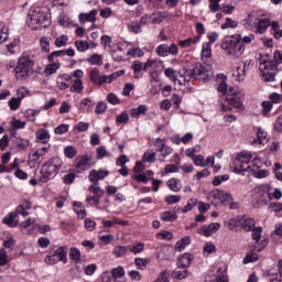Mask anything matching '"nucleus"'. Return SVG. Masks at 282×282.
Instances as JSON below:
<instances>
[{"instance_id":"obj_17","label":"nucleus","mask_w":282,"mask_h":282,"mask_svg":"<svg viewBox=\"0 0 282 282\" xmlns=\"http://www.w3.org/2000/svg\"><path fill=\"white\" fill-rule=\"evenodd\" d=\"M239 226L246 232H252L254 229V219L248 216H239Z\"/></svg>"},{"instance_id":"obj_2","label":"nucleus","mask_w":282,"mask_h":282,"mask_svg":"<svg viewBox=\"0 0 282 282\" xmlns=\"http://www.w3.org/2000/svg\"><path fill=\"white\" fill-rule=\"evenodd\" d=\"M26 23L31 30H41L50 26V15L47 9L43 7H32L26 15Z\"/></svg>"},{"instance_id":"obj_27","label":"nucleus","mask_w":282,"mask_h":282,"mask_svg":"<svg viewBox=\"0 0 282 282\" xmlns=\"http://www.w3.org/2000/svg\"><path fill=\"white\" fill-rule=\"evenodd\" d=\"M153 178V171L148 170L143 173H137L133 175V180H135V182H141L142 184H147V182H150V180Z\"/></svg>"},{"instance_id":"obj_15","label":"nucleus","mask_w":282,"mask_h":282,"mask_svg":"<svg viewBox=\"0 0 282 282\" xmlns=\"http://www.w3.org/2000/svg\"><path fill=\"white\" fill-rule=\"evenodd\" d=\"M199 41H202V36H199V35L192 36V37H188L185 40H180L178 47H182V50L193 51V50H195V45H197V43H199Z\"/></svg>"},{"instance_id":"obj_7","label":"nucleus","mask_w":282,"mask_h":282,"mask_svg":"<svg viewBox=\"0 0 282 282\" xmlns=\"http://www.w3.org/2000/svg\"><path fill=\"white\" fill-rule=\"evenodd\" d=\"M276 64L274 61L270 59H262L259 65V69L262 74V78L265 83H272L274 82V78L276 76Z\"/></svg>"},{"instance_id":"obj_38","label":"nucleus","mask_w":282,"mask_h":282,"mask_svg":"<svg viewBox=\"0 0 282 282\" xmlns=\"http://www.w3.org/2000/svg\"><path fill=\"white\" fill-rule=\"evenodd\" d=\"M186 246H191V237H185L178 240L175 245V250L177 252H183V250H186Z\"/></svg>"},{"instance_id":"obj_25","label":"nucleus","mask_w":282,"mask_h":282,"mask_svg":"<svg viewBox=\"0 0 282 282\" xmlns=\"http://www.w3.org/2000/svg\"><path fill=\"white\" fill-rule=\"evenodd\" d=\"M91 158L88 155H84L77 159L76 162V169H79V171H88V169H91Z\"/></svg>"},{"instance_id":"obj_55","label":"nucleus","mask_w":282,"mask_h":282,"mask_svg":"<svg viewBox=\"0 0 282 282\" xmlns=\"http://www.w3.org/2000/svg\"><path fill=\"white\" fill-rule=\"evenodd\" d=\"M195 206H197V198H189L187 204L182 208V213H191Z\"/></svg>"},{"instance_id":"obj_5","label":"nucleus","mask_w":282,"mask_h":282,"mask_svg":"<svg viewBox=\"0 0 282 282\" xmlns=\"http://www.w3.org/2000/svg\"><path fill=\"white\" fill-rule=\"evenodd\" d=\"M221 111H232L237 109L238 111L243 110V91L236 90L232 87L228 88V95L225 101L220 105Z\"/></svg>"},{"instance_id":"obj_21","label":"nucleus","mask_w":282,"mask_h":282,"mask_svg":"<svg viewBox=\"0 0 282 282\" xmlns=\"http://www.w3.org/2000/svg\"><path fill=\"white\" fill-rule=\"evenodd\" d=\"M180 75V80H182V85L183 87H186V85H188V83H191L192 78H195V70L193 69H182L178 72Z\"/></svg>"},{"instance_id":"obj_47","label":"nucleus","mask_w":282,"mask_h":282,"mask_svg":"<svg viewBox=\"0 0 282 282\" xmlns=\"http://www.w3.org/2000/svg\"><path fill=\"white\" fill-rule=\"evenodd\" d=\"M127 56H131V58H142L144 51L140 47H134L127 52Z\"/></svg>"},{"instance_id":"obj_57","label":"nucleus","mask_w":282,"mask_h":282,"mask_svg":"<svg viewBox=\"0 0 282 282\" xmlns=\"http://www.w3.org/2000/svg\"><path fill=\"white\" fill-rule=\"evenodd\" d=\"M75 47L77 52H87L89 50V42L83 40L76 41Z\"/></svg>"},{"instance_id":"obj_43","label":"nucleus","mask_w":282,"mask_h":282,"mask_svg":"<svg viewBox=\"0 0 282 282\" xmlns=\"http://www.w3.org/2000/svg\"><path fill=\"white\" fill-rule=\"evenodd\" d=\"M217 274L216 279L210 282H228V278L226 276V265L219 268Z\"/></svg>"},{"instance_id":"obj_46","label":"nucleus","mask_w":282,"mask_h":282,"mask_svg":"<svg viewBox=\"0 0 282 282\" xmlns=\"http://www.w3.org/2000/svg\"><path fill=\"white\" fill-rule=\"evenodd\" d=\"M155 53L161 58H166V56H169V44H161V45L156 46Z\"/></svg>"},{"instance_id":"obj_32","label":"nucleus","mask_w":282,"mask_h":282,"mask_svg":"<svg viewBox=\"0 0 282 282\" xmlns=\"http://www.w3.org/2000/svg\"><path fill=\"white\" fill-rule=\"evenodd\" d=\"M191 261H193V257L189 253H184L177 259V267L187 269L191 265Z\"/></svg>"},{"instance_id":"obj_29","label":"nucleus","mask_w":282,"mask_h":282,"mask_svg":"<svg viewBox=\"0 0 282 282\" xmlns=\"http://www.w3.org/2000/svg\"><path fill=\"white\" fill-rule=\"evenodd\" d=\"M162 59H147V62L143 63V72H149V69H158V67H162Z\"/></svg>"},{"instance_id":"obj_3","label":"nucleus","mask_w":282,"mask_h":282,"mask_svg":"<svg viewBox=\"0 0 282 282\" xmlns=\"http://www.w3.org/2000/svg\"><path fill=\"white\" fill-rule=\"evenodd\" d=\"M221 48L226 52L227 56L232 58H241L246 52V45L241 42V34H234L225 39Z\"/></svg>"},{"instance_id":"obj_56","label":"nucleus","mask_w":282,"mask_h":282,"mask_svg":"<svg viewBox=\"0 0 282 282\" xmlns=\"http://www.w3.org/2000/svg\"><path fill=\"white\" fill-rule=\"evenodd\" d=\"M128 248L126 246H116L112 250V254L117 258L124 257Z\"/></svg>"},{"instance_id":"obj_49","label":"nucleus","mask_w":282,"mask_h":282,"mask_svg":"<svg viewBox=\"0 0 282 282\" xmlns=\"http://www.w3.org/2000/svg\"><path fill=\"white\" fill-rule=\"evenodd\" d=\"M69 259L75 263H80V250L76 247H72L69 250Z\"/></svg>"},{"instance_id":"obj_45","label":"nucleus","mask_w":282,"mask_h":282,"mask_svg":"<svg viewBox=\"0 0 282 282\" xmlns=\"http://www.w3.org/2000/svg\"><path fill=\"white\" fill-rule=\"evenodd\" d=\"M83 89H85L83 86V79H75L70 86V91L75 94H83Z\"/></svg>"},{"instance_id":"obj_13","label":"nucleus","mask_w":282,"mask_h":282,"mask_svg":"<svg viewBox=\"0 0 282 282\" xmlns=\"http://www.w3.org/2000/svg\"><path fill=\"white\" fill-rule=\"evenodd\" d=\"M221 228V224L212 223L209 225H204L197 229V234L202 235V237H213L217 230Z\"/></svg>"},{"instance_id":"obj_26","label":"nucleus","mask_w":282,"mask_h":282,"mask_svg":"<svg viewBox=\"0 0 282 282\" xmlns=\"http://www.w3.org/2000/svg\"><path fill=\"white\" fill-rule=\"evenodd\" d=\"M147 111H149V107L147 105H140L137 108H131L129 113L131 118H135L138 120L141 116H147Z\"/></svg>"},{"instance_id":"obj_6","label":"nucleus","mask_w":282,"mask_h":282,"mask_svg":"<svg viewBox=\"0 0 282 282\" xmlns=\"http://www.w3.org/2000/svg\"><path fill=\"white\" fill-rule=\"evenodd\" d=\"M67 252H69L67 246L55 247L51 249L47 257L44 258V263L48 265H54L58 262L67 263Z\"/></svg>"},{"instance_id":"obj_35","label":"nucleus","mask_w":282,"mask_h":282,"mask_svg":"<svg viewBox=\"0 0 282 282\" xmlns=\"http://www.w3.org/2000/svg\"><path fill=\"white\" fill-rule=\"evenodd\" d=\"M167 186L173 193H180V191H182V181L178 178H171L167 181Z\"/></svg>"},{"instance_id":"obj_23","label":"nucleus","mask_w":282,"mask_h":282,"mask_svg":"<svg viewBox=\"0 0 282 282\" xmlns=\"http://www.w3.org/2000/svg\"><path fill=\"white\" fill-rule=\"evenodd\" d=\"M72 80V75L62 74L57 77V87L61 91H65V89H69V83Z\"/></svg>"},{"instance_id":"obj_10","label":"nucleus","mask_w":282,"mask_h":282,"mask_svg":"<svg viewBox=\"0 0 282 282\" xmlns=\"http://www.w3.org/2000/svg\"><path fill=\"white\" fill-rule=\"evenodd\" d=\"M208 202L215 204V206L219 204H230L232 202V194L221 191V189H214L207 196Z\"/></svg>"},{"instance_id":"obj_53","label":"nucleus","mask_w":282,"mask_h":282,"mask_svg":"<svg viewBox=\"0 0 282 282\" xmlns=\"http://www.w3.org/2000/svg\"><path fill=\"white\" fill-rule=\"evenodd\" d=\"M124 274H126L124 268H122V267H117L111 270V276H112V279H115V281H118V279H122V276H124Z\"/></svg>"},{"instance_id":"obj_8","label":"nucleus","mask_w":282,"mask_h":282,"mask_svg":"<svg viewBox=\"0 0 282 282\" xmlns=\"http://www.w3.org/2000/svg\"><path fill=\"white\" fill-rule=\"evenodd\" d=\"M32 74V61L30 57H20L15 67V77L18 80H25Z\"/></svg>"},{"instance_id":"obj_24","label":"nucleus","mask_w":282,"mask_h":282,"mask_svg":"<svg viewBox=\"0 0 282 282\" xmlns=\"http://www.w3.org/2000/svg\"><path fill=\"white\" fill-rule=\"evenodd\" d=\"M47 153H50V145L36 148L31 152V159L33 160V162H37V160H41V158L44 159Z\"/></svg>"},{"instance_id":"obj_41","label":"nucleus","mask_w":282,"mask_h":282,"mask_svg":"<svg viewBox=\"0 0 282 282\" xmlns=\"http://www.w3.org/2000/svg\"><path fill=\"white\" fill-rule=\"evenodd\" d=\"M172 276L173 279H186V276H188V270H186L185 268H180L177 267L173 272H172Z\"/></svg>"},{"instance_id":"obj_31","label":"nucleus","mask_w":282,"mask_h":282,"mask_svg":"<svg viewBox=\"0 0 282 282\" xmlns=\"http://www.w3.org/2000/svg\"><path fill=\"white\" fill-rule=\"evenodd\" d=\"M30 208H32V202L30 200H23L17 208V214L18 215H22V217H28V215H30V213H28V210H30Z\"/></svg>"},{"instance_id":"obj_44","label":"nucleus","mask_w":282,"mask_h":282,"mask_svg":"<svg viewBox=\"0 0 282 282\" xmlns=\"http://www.w3.org/2000/svg\"><path fill=\"white\" fill-rule=\"evenodd\" d=\"M160 217L162 221H175V219H177V214H175V212L165 210L161 213Z\"/></svg>"},{"instance_id":"obj_36","label":"nucleus","mask_w":282,"mask_h":282,"mask_svg":"<svg viewBox=\"0 0 282 282\" xmlns=\"http://www.w3.org/2000/svg\"><path fill=\"white\" fill-rule=\"evenodd\" d=\"M58 69H61V63L53 62L45 67L44 74L45 76H52L53 74H56Z\"/></svg>"},{"instance_id":"obj_60","label":"nucleus","mask_w":282,"mask_h":282,"mask_svg":"<svg viewBox=\"0 0 282 282\" xmlns=\"http://www.w3.org/2000/svg\"><path fill=\"white\" fill-rule=\"evenodd\" d=\"M69 42V36L67 35H59L55 39V46L57 47H65Z\"/></svg>"},{"instance_id":"obj_61","label":"nucleus","mask_w":282,"mask_h":282,"mask_svg":"<svg viewBox=\"0 0 282 282\" xmlns=\"http://www.w3.org/2000/svg\"><path fill=\"white\" fill-rule=\"evenodd\" d=\"M58 23L62 28H69V25H74V21H72L67 15H59Z\"/></svg>"},{"instance_id":"obj_59","label":"nucleus","mask_w":282,"mask_h":282,"mask_svg":"<svg viewBox=\"0 0 282 282\" xmlns=\"http://www.w3.org/2000/svg\"><path fill=\"white\" fill-rule=\"evenodd\" d=\"M202 151V147L195 145L193 148H188L185 150L186 158H191L192 160L196 156V153H199Z\"/></svg>"},{"instance_id":"obj_40","label":"nucleus","mask_w":282,"mask_h":282,"mask_svg":"<svg viewBox=\"0 0 282 282\" xmlns=\"http://www.w3.org/2000/svg\"><path fill=\"white\" fill-rule=\"evenodd\" d=\"M221 30H228L231 28V30H237L239 28V22L232 20L231 18H226L225 23L220 25Z\"/></svg>"},{"instance_id":"obj_52","label":"nucleus","mask_w":282,"mask_h":282,"mask_svg":"<svg viewBox=\"0 0 282 282\" xmlns=\"http://www.w3.org/2000/svg\"><path fill=\"white\" fill-rule=\"evenodd\" d=\"M128 30H129V32H132V34H140L142 32V28L138 23V21L129 22L128 23Z\"/></svg>"},{"instance_id":"obj_19","label":"nucleus","mask_w":282,"mask_h":282,"mask_svg":"<svg viewBox=\"0 0 282 282\" xmlns=\"http://www.w3.org/2000/svg\"><path fill=\"white\" fill-rule=\"evenodd\" d=\"M109 175V171L107 170H91L88 175L89 182L98 183L100 180L107 177Z\"/></svg>"},{"instance_id":"obj_4","label":"nucleus","mask_w":282,"mask_h":282,"mask_svg":"<svg viewBox=\"0 0 282 282\" xmlns=\"http://www.w3.org/2000/svg\"><path fill=\"white\" fill-rule=\"evenodd\" d=\"M61 169H63V159L58 156H53L48 159L41 169L40 181L45 184L50 180H54L58 175Z\"/></svg>"},{"instance_id":"obj_48","label":"nucleus","mask_w":282,"mask_h":282,"mask_svg":"<svg viewBox=\"0 0 282 282\" xmlns=\"http://www.w3.org/2000/svg\"><path fill=\"white\" fill-rule=\"evenodd\" d=\"M89 65H102V55L95 53L87 58Z\"/></svg>"},{"instance_id":"obj_39","label":"nucleus","mask_w":282,"mask_h":282,"mask_svg":"<svg viewBox=\"0 0 282 282\" xmlns=\"http://www.w3.org/2000/svg\"><path fill=\"white\" fill-rule=\"evenodd\" d=\"M93 107H94V101L89 98L82 99V101L79 104V110L83 113H87V111H89V109Z\"/></svg>"},{"instance_id":"obj_58","label":"nucleus","mask_w":282,"mask_h":282,"mask_svg":"<svg viewBox=\"0 0 282 282\" xmlns=\"http://www.w3.org/2000/svg\"><path fill=\"white\" fill-rule=\"evenodd\" d=\"M116 122L118 126L127 124V122H129V112L123 111L120 115H117Z\"/></svg>"},{"instance_id":"obj_42","label":"nucleus","mask_w":282,"mask_h":282,"mask_svg":"<svg viewBox=\"0 0 282 282\" xmlns=\"http://www.w3.org/2000/svg\"><path fill=\"white\" fill-rule=\"evenodd\" d=\"M39 113H41V110L30 108L25 110L24 116L29 122H36V116H39Z\"/></svg>"},{"instance_id":"obj_54","label":"nucleus","mask_w":282,"mask_h":282,"mask_svg":"<svg viewBox=\"0 0 282 282\" xmlns=\"http://www.w3.org/2000/svg\"><path fill=\"white\" fill-rule=\"evenodd\" d=\"M215 252H217V247H215V243L210 241L206 242L203 249V253L205 256H208V254H215Z\"/></svg>"},{"instance_id":"obj_20","label":"nucleus","mask_w":282,"mask_h":282,"mask_svg":"<svg viewBox=\"0 0 282 282\" xmlns=\"http://www.w3.org/2000/svg\"><path fill=\"white\" fill-rule=\"evenodd\" d=\"M257 139L252 141L253 147H257V144H260L264 147V144H268V140H270V137H268V132L263 130L262 128L257 129Z\"/></svg>"},{"instance_id":"obj_22","label":"nucleus","mask_w":282,"mask_h":282,"mask_svg":"<svg viewBox=\"0 0 282 282\" xmlns=\"http://www.w3.org/2000/svg\"><path fill=\"white\" fill-rule=\"evenodd\" d=\"M52 135L50 134V130L40 129L35 132V142H40V144H47L50 142Z\"/></svg>"},{"instance_id":"obj_64","label":"nucleus","mask_w":282,"mask_h":282,"mask_svg":"<svg viewBox=\"0 0 282 282\" xmlns=\"http://www.w3.org/2000/svg\"><path fill=\"white\" fill-rule=\"evenodd\" d=\"M227 228L228 230H237V228H240L239 225V216L236 218H231L227 221Z\"/></svg>"},{"instance_id":"obj_50","label":"nucleus","mask_w":282,"mask_h":282,"mask_svg":"<svg viewBox=\"0 0 282 282\" xmlns=\"http://www.w3.org/2000/svg\"><path fill=\"white\" fill-rule=\"evenodd\" d=\"M130 252L132 254H140L144 250V242H134L133 245H130L129 247Z\"/></svg>"},{"instance_id":"obj_11","label":"nucleus","mask_w":282,"mask_h":282,"mask_svg":"<svg viewBox=\"0 0 282 282\" xmlns=\"http://www.w3.org/2000/svg\"><path fill=\"white\" fill-rule=\"evenodd\" d=\"M252 28L256 29V34H265L268 32V26L270 25V20L263 17H257L256 12L249 14Z\"/></svg>"},{"instance_id":"obj_28","label":"nucleus","mask_w":282,"mask_h":282,"mask_svg":"<svg viewBox=\"0 0 282 282\" xmlns=\"http://www.w3.org/2000/svg\"><path fill=\"white\" fill-rule=\"evenodd\" d=\"M164 74L174 85H184V82L177 77V70L167 67L164 69Z\"/></svg>"},{"instance_id":"obj_51","label":"nucleus","mask_w":282,"mask_h":282,"mask_svg":"<svg viewBox=\"0 0 282 282\" xmlns=\"http://www.w3.org/2000/svg\"><path fill=\"white\" fill-rule=\"evenodd\" d=\"M269 26H271V30L275 39H282V30H281V26L279 25V22L276 21L270 22Z\"/></svg>"},{"instance_id":"obj_63","label":"nucleus","mask_w":282,"mask_h":282,"mask_svg":"<svg viewBox=\"0 0 282 282\" xmlns=\"http://www.w3.org/2000/svg\"><path fill=\"white\" fill-rule=\"evenodd\" d=\"M8 105L11 109V111H17L21 107V100L18 99V97H12L9 101Z\"/></svg>"},{"instance_id":"obj_1","label":"nucleus","mask_w":282,"mask_h":282,"mask_svg":"<svg viewBox=\"0 0 282 282\" xmlns=\"http://www.w3.org/2000/svg\"><path fill=\"white\" fill-rule=\"evenodd\" d=\"M261 166H263V161H261L258 153L242 151L237 154L234 173L237 175H245L243 173H246V171H252L253 177L263 180L264 177H268L269 173L267 170H259Z\"/></svg>"},{"instance_id":"obj_33","label":"nucleus","mask_w":282,"mask_h":282,"mask_svg":"<svg viewBox=\"0 0 282 282\" xmlns=\"http://www.w3.org/2000/svg\"><path fill=\"white\" fill-rule=\"evenodd\" d=\"M17 215H19L17 212L9 214L3 218V224H6V226H10V228L19 226V219H17Z\"/></svg>"},{"instance_id":"obj_62","label":"nucleus","mask_w":282,"mask_h":282,"mask_svg":"<svg viewBox=\"0 0 282 282\" xmlns=\"http://www.w3.org/2000/svg\"><path fill=\"white\" fill-rule=\"evenodd\" d=\"M52 43V37L43 36L40 40V45L43 52H50V44Z\"/></svg>"},{"instance_id":"obj_14","label":"nucleus","mask_w":282,"mask_h":282,"mask_svg":"<svg viewBox=\"0 0 282 282\" xmlns=\"http://www.w3.org/2000/svg\"><path fill=\"white\" fill-rule=\"evenodd\" d=\"M248 69H250V61L240 63L237 69L234 72L235 80H238L239 83L246 80V74Z\"/></svg>"},{"instance_id":"obj_16","label":"nucleus","mask_w":282,"mask_h":282,"mask_svg":"<svg viewBox=\"0 0 282 282\" xmlns=\"http://www.w3.org/2000/svg\"><path fill=\"white\" fill-rule=\"evenodd\" d=\"M90 80L94 85H107V75L100 74L98 68H93L90 70Z\"/></svg>"},{"instance_id":"obj_18","label":"nucleus","mask_w":282,"mask_h":282,"mask_svg":"<svg viewBox=\"0 0 282 282\" xmlns=\"http://www.w3.org/2000/svg\"><path fill=\"white\" fill-rule=\"evenodd\" d=\"M98 15V10L94 9L88 13H79L78 21L82 25L85 23H96V17Z\"/></svg>"},{"instance_id":"obj_12","label":"nucleus","mask_w":282,"mask_h":282,"mask_svg":"<svg viewBox=\"0 0 282 282\" xmlns=\"http://www.w3.org/2000/svg\"><path fill=\"white\" fill-rule=\"evenodd\" d=\"M267 276L270 282H282V259L278 261L276 267L267 271Z\"/></svg>"},{"instance_id":"obj_30","label":"nucleus","mask_w":282,"mask_h":282,"mask_svg":"<svg viewBox=\"0 0 282 282\" xmlns=\"http://www.w3.org/2000/svg\"><path fill=\"white\" fill-rule=\"evenodd\" d=\"M260 188H261V191H262L263 193H265V195H267L270 199H272V197H273V199H281V197H282V192H281V189H279V188H275V189L273 191V193H270V185H262Z\"/></svg>"},{"instance_id":"obj_34","label":"nucleus","mask_w":282,"mask_h":282,"mask_svg":"<svg viewBox=\"0 0 282 282\" xmlns=\"http://www.w3.org/2000/svg\"><path fill=\"white\" fill-rule=\"evenodd\" d=\"M169 18V13L166 12H154L150 15V23L159 24L164 21V19Z\"/></svg>"},{"instance_id":"obj_37","label":"nucleus","mask_w":282,"mask_h":282,"mask_svg":"<svg viewBox=\"0 0 282 282\" xmlns=\"http://www.w3.org/2000/svg\"><path fill=\"white\" fill-rule=\"evenodd\" d=\"M213 54V45L210 43H203L202 45V52L200 56L202 59L210 58V55Z\"/></svg>"},{"instance_id":"obj_9","label":"nucleus","mask_w":282,"mask_h":282,"mask_svg":"<svg viewBox=\"0 0 282 282\" xmlns=\"http://www.w3.org/2000/svg\"><path fill=\"white\" fill-rule=\"evenodd\" d=\"M214 76L215 72L213 70V66L202 64H196L194 66V78L196 80H200L202 83H208V80L214 78Z\"/></svg>"}]
</instances>
